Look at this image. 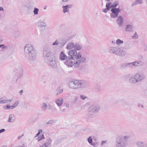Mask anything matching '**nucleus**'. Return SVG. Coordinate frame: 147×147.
Masks as SVG:
<instances>
[{
    "mask_svg": "<svg viewBox=\"0 0 147 147\" xmlns=\"http://www.w3.org/2000/svg\"><path fill=\"white\" fill-rule=\"evenodd\" d=\"M143 2V0H136L131 3V6L133 7L138 4H142Z\"/></svg>",
    "mask_w": 147,
    "mask_h": 147,
    "instance_id": "obj_22",
    "label": "nucleus"
},
{
    "mask_svg": "<svg viewBox=\"0 0 147 147\" xmlns=\"http://www.w3.org/2000/svg\"><path fill=\"white\" fill-rule=\"evenodd\" d=\"M19 104V102L18 101H16L15 102L12 106L11 107L12 109H13L16 108Z\"/></svg>",
    "mask_w": 147,
    "mask_h": 147,
    "instance_id": "obj_33",
    "label": "nucleus"
},
{
    "mask_svg": "<svg viewBox=\"0 0 147 147\" xmlns=\"http://www.w3.org/2000/svg\"><path fill=\"white\" fill-rule=\"evenodd\" d=\"M92 145H93L94 146L95 145V144L94 143H92L90 144Z\"/></svg>",
    "mask_w": 147,
    "mask_h": 147,
    "instance_id": "obj_54",
    "label": "nucleus"
},
{
    "mask_svg": "<svg viewBox=\"0 0 147 147\" xmlns=\"http://www.w3.org/2000/svg\"><path fill=\"white\" fill-rule=\"evenodd\" d=\"M112 13L111 15V18H115L117 17L119 13L120 12V9L118 8H113L111 9Z\"/></svg>",
    "mask_w": 147,
    "mask_h": 147,
    "instance_id": "obj_8",
    "label": "nucleus"
},
{
    "mask_svg": "<svg viewBox=\"0 0 147 147\" xmlns=\"http://www.w3.org/2000/svg\"><path fill=\"white\" fill-rule=\"evenodd\" d=\"M134 29L133 26L130 25H127L125 28V31L127 32H131L133 31Z\"/></svg>",
    "mask_w": 147,
    "mask_h": 147,
    "instance_id": "obj_23",
    "label": "nucleus"
},
{
    "mask_svg": "<svg viewBox=\"0 0 147 147\" xmlns=\"http://www.w3.org/2000/svg\"><path fill=\"white\" fill-rule=\"evenodd\" d=\"M47 105L45 103H43L42 105L41 109L44 111H45L47 109Z\"/></svg>",
    "mask_w": 147,
    "mask_h": 147,
    "instance_id": "obj_28",
    "label": "nucleus"
},
{
    "mask_svg": "<svg viewBox=\"0 0 147 147\" xmlns=\"http://www.w3.org/2000/svg\"><path fill=\"white\" fill-rule=\"evenodd\" d=\"M39 9L37 8H34L33 10L34 15H37L38 13Z\"/></svg>",
    "mask_w": 147,
    "mask_h": 147,
    "instance_id": "obj_36",
    "label": "nucleus"
},
{
    "mask_svg": "<svg viewBox=\"0 0 147 147\" xmlns=\"http://www.w3.org/2000/svg\"><path fill=\"white\" fill-rule=\"evenodd\" d=\"M5 131V129H2L0 130V133L3 132Z\"/></svg>",
    "mask_w": 147,
    "mask_h": 147,
    "instance_id": "obj_49",
    "label": "nucleus"
},
{
    "mask_svg": "<svg viewBox=\"0 0 147 147\" xmlns=\"http://www.w3.org/2000/svg\"><path fill=\"white\" fill-rule=\"evenodd\" d=\"M39 147H46L45 146H44L43 145H41Z\"/></svg>",
    "mask_w": 147,
    "mask_h": 147,
    "instance_id": "obj_56",
    "label": "nucleus"
},
{
    "mask_svg": "<svg viewBox=\"0 0 147 147\" xmlns=\"http://www.w3.org/2000/svg\"><path fill=\"white\" fill-rule=\"evenodd\" d=\"M45 138L43 135H42L40 136H38L37 138V140L38 141H39L41 140H43Z\"/></svg>",
    "mask_w": 147,
    "mask_h": 147,
    "instance_id": "obj_34",
    "label": "nucleus"
},
{
    "mask_svg": "<svg viewBox=\"0 0 147 147\" xmlns=\"http://www.w3.org/2000/svg\"><path fill=\"white\" fill-rule=\"evenodd\" d=\"M135 75L138 82H140L145 79V76L142 72H138Z\"/></svg>",
    "mask_w": 147,
    "mask_h": 147,
    "instance_id": "obj_7",
    "label": "nucleus"
},
{
    "mask_svg": "<svg viewBox=\"0 0 147 147\" xmlns=\"http://www.w3.org/2000/svg\"><path fill=\"white\" fill-rule=\"evenodd\" d=\"M123 43V41L120 39H117L116 42V44L118 45L122 44Z\"/></svg>",
    "mask_w": 147,
    "mask_h": 147,
    "instance_id": "obj_30",
    "label": "nucleus"
},
{
    "mask_svg": "<svg viewBox=\"0 0 147 147\" xmlns=\"http://www.w3.org/2000/svg\"><path fill=\"white\" fill-rule=\"evenodd\" d=\"M147 50V47H146V49H145V51H146Z\"/></svg>",
    "mask_w": 147,
    "mask_h": 147,
    "instance_id": "obj_60",
    "label": "nucleus"
},
{
    "mask_svg": "<svg viewBox=\"0 0 147 147\" xmlns=\"http://www.w3.org/2000/svg\"><path fill=\"white\" fill-rule=\"evenodd\" d=\"M123 19L122 16H119L117 18V22L119 26L121 27L123 24Z\"/></svg>",
    "mask_w": 147,
    "mask_h": 147,
    "instance_id": "obj_14",
    "label": "nucleus"
},
{
    "mask_svg": "<svg viewBox=\"0 0 147 147\" xmlns=\"http://www.w3.org/2000/svg\"><path fill=\"white\" fill-rule=\"evenodd\" d=\"M63 90V89H61L59 90L58 91V93H57V95H58L59 94H61L62 93Z\"/></svg>",
    "mask_w": 147,
    "mask_h": 147,
    "instance_id": "obj_46",
    "label": "nucleus"
},
{
    "mask_svg": "<svg viewBox=\"0 0 147 147\" xmlns=\"http://www.w3.org/2000/svg\"><path fill=\"white\" fill-rule=\"evenodd\" d=\"M88 141L89 143L91 144L92 143V139L91 137L88 138Z\"/></svg>",
    "mask_w": 147,
    "mask_h": 147,
    "instance_id": "obj_42",
    "label": "nucleus"
},
{
    "mask_svg": "<svg viewBox=\"0 0 147 147\" xmlns=\"http://www.w3.org/2000/svg\"><path fill=\"white\" fill-rule=\"evenodd\" d=\"M126 145L125 142L121 140L118 138H117L115 143L116 147H125Z\"/></svg>",
    "mask_w": 147,
    "mask_h": 147,
    "instance_id": "obj_9",
    "label": "nucleus"
},
{
    "mask_svg": "<svg viewBox=\"0 0 147 147\" xmlns=\"http://www.w3.org/2000/svg\"><path fill=\"white\" fill-rule=\"evenodd\" d=\"M15 120V117L13 114H10L9 115V119L8 121L9 122H13Z\"/></svg>",
    "mask_w": 147,
    "mask_h": 147,
    "instance_id": "obj_26",
    "label": "nucleus"
},
{
    "mask_svg": "<svg viewBox=\"0 0 147 147\" xmlns=\"http://www.w3.org/2000/svg\"><path fill=\"white\" fill-rule=\"evenodd\" d=\"M45 99H46V100H47V102H48L49 100V98H47V99L46 98H45Z\"/></svg>",
    "mask_w": 147,
    "mask_h": 147,
    "instance_id": "obj_53",
    "label": "nucleus"
},
{
    "mask_svg": "<svg viewBox=\"0 0 147 147\" xmlns=\"http://www.w3.org/2000/svg\"><path fill=\"white\" fill-rule=\"evenodd\" d=\"M69 56L65 62V64L69 67L74 66L77 67L82 63H84L86 59L85 56L82 57V54L77 52L75 50H71L69 51Z\"/></svg>",
    "mask_w": 147,
    "mask_h": 147,
    "instance_id": "obj_1",
    "label": "nucleus"
},
{
    "mask_svg": "<svg viewBox=\"0 0 147 147\" xmlns=\"http://www.w3.org/2000/svg\"><path fill=\"white\" fill-rule=\"evenodd\" d=\"M80 97L82 100H84L87 98L86 96L83 94H81L80 96Z\"/></svg>",
    "mask_w": 147,
    "mask_h": 147,
    "instance_id": "obj_37",
    "label": "nucleus"
},
{
    "mask_svg": "<svg viewBox=\"0 0 147 147\" xmlns=\"http://www.w3.org/2000/svg\"><path fill=\"white\" fill-rule=\"evenodd\" d=\"M69 87L72 89H77L80 88H86L87 84L83 80H73L70 81L68 84Z\"/></svg>",
    "mask_w": 147,
    "mask_h": 147,
    "instance_id": "obj_5",
    "label": "nucleus"
},
{
    "mask_svg": "<svg viewBox=\"0 0 147 147\" xmlns=\"http://www.w3.org/2000/svg\"><path fill=\"white\" fill-rule=\"evenodd\" d=\"M42 131V130L40 129L38 130V133L35 136V137H36L38 136L40 134V132Z\"/></svg>",
    "mask_w": 147,
    "mask_h": 147,
    "instance_id": "obj_43",
    "label": "nucleus"
},
{
    "mask_svg": "<svg viewBox=\"0 0 147 147\" xmlns=\"http://www.w3.org/2000/svg\"><path fill=\"white\" fill-rule=\"evenodd\" d=\"M51 140L48 138L47 140L46 143L44 144V146L46 147H51Z\"/></svg>",
    "mask_w": 147,
    "mask_h": 147,
    "instance_id": "obj_24",
    "label": "nucleus"
},
{
    "mask_svg": "<svg viewBox=\"0 0 147 147\" xmlns=\"http://www.w3.org/2000/svg\"><path fill=\"white\" fill-rule=\"evenodd\" d=\"M119 4V2L117 1H116L113 4L111 5V7H113V8H115L117 5Z\"/></svg>",
    "mask_w": 147,
    "mask_h": 147,
    "instance_id": "obj_32",
    "label": "nucleus"
},
{
    "mask_svg": "<svg viewBox=\"0 0 147 147\" xmlns=\"http://www.w3.org/2000/svg\"><path fill=\"white\" fill-rule=\"evenodd\" d=\"M123 67L128 66L132 67L134 66H136L135 61L129 63H125L122 65Z\"/></svg>",
    "mask_w": 147,
    "mask_h": 147,
    "instance_id": "obj_21",
    "label": "nucleus"
},
{
    "mask_svg": "<svg viewBox=\"0 0 147 147\" xmlns=\"http://www.w3.org/2000/svg\"><path fill=\"white\" fill-rule=\"evenodd\" d=\"M24 53L25 57L29 60H34L36 58V51L31 44H28L25 46Z\"/></svg>",
    "mask_w": 147,
    "mask_h": 147,
    "instance_id": "obj_4",
    "label": "nucleus"
},
{
    "mask_svg": "<svg viewBox=\"0 0 147 147\" xmlns=\"http://www.w3.org/2000/svg\"><path fill=\"white\" fill-rule=\"evenodd\" d=\"M23 92V90H21L20 92L19 93L21 95H22V93Z\"/></svg>",
    "mask_w": 147,
    "mask_h": 147,
    "instance_id": "obj_52",
    "label": "nucleus"
},
{
    "mask_svg": "<svg viewBox=\"0 0 147 147\" xmlns=\"http://www.w3.org/2000/svg\"><path fill=\"white\" fill-rule=\"evenodd\" d=\"M43 55L45 61L51 68L57 67V59L55 54L51 52L50 47H46L43 49Z\"/></svg>",
    "mask_w": 147,
    "mask_h": 147,
    "instance_id": "obj_2",
    "label": "nucleus"
},
{
    "mask_svg": "<svg viewBox=\"0 0 147 147\" xmlns=\"http://www.w3.org/2000/svg\"><path fill=\"white\" fill-rule=\"evenodd\" d=\"M36 25L40 27H45L47 26V24L45 22L40 20L36 23Z\"/></svg>",
    "mask_w": 147,
    "mask_h": 147,
    "instance_id": "obj_17",
    "label": "nucleus"
},
{
    "mask_svg": "<svg viewBox=\"0 0 147 147\" xmlns=\"http://www.w3.org/2000/svg\"><path fill=\"white\" fill-rule=\"evenodd\" d=\"M129 82L130 83L133 84L138 82L135 75L132 76L129 78Z\"/></svg>",
    "mask_w": 147,
    "mask_h": 147,
    "instance_id": "obj_19",
    "label": "nucleus"
},
{
    "mask_svg": "<svg viewBox=\"0 0 147 147\" xmlns=\"http://www.w3.org/2000/svg\"><path fill=\"white\" fill-rule=\"evenodd\" d=\"M135 62L136 66L141 65L143 64L142 62L138 60L135 61Z\"/></svg>",
    "mask_w": 147,
    "mask_h": 147,
    "instance_id": "obj_31",
    "label": "nucleus"
},
{
    "mask_svg": "<svg viewBox=\"0 0 147 147\" xmlns=\"http://www.w3.org/2000/svg\"><path fill=\"white\" fill-rule=\"evenodd\" d=\"M63 2L65 3L68 1L69 0H62Z\"/></svg>",
    "mask_w": 147,
    "mask_h": 147,
    "instance_id": "obj_50",
    "label": "nucleus"
},
{
    "mask_svg": "<svg viewBox=\"0 0 147 147\" xmlns=\"http://www.w3.org/2000/svg\"><path fill=\"white\" fill-rule=\"evenodd\" d=\"M73 6L72 5L67 4L65 6H63L62 7L63 9L62 12L63 13L69 12V9L71 8Z\"/></svg>",
    "mask_w": 147,
    "mask_h": 147,
    "instance_id": "obj_10",
    "label": "nucleus"
},
{
    "mask_svg": "<svg viewBox=\"0 0 147 147\" xmlns=\"http://www.w3.org/2000/svg\"><path fill=\"white\" fill-rule=\"evenodd\" d=\"M78 96L75 97V98L72 100V102L73 103L75 104L78 101Z\"/></svg>",
    "mask_w": 147,
    "mask_h": 147,
    "instance_id": "obj_35",
    "label": "nucleus"
},
{
    "mask_svg": "<svg viewBox=\"0 0 147 147\" xmlns=\"http://www.w3.org/2000/svg\"><path fill=\"white\" fill-rule=\"evenodd\" d=\"M74 44L73 42L69 43L66 47V49L68 50H70L74 48Z\"/></svg>",
    "mask_w": 147,
    "mask_h": 147,
    "instance_id": "obj_25",
    "label": "nucleus"
},
{
    "mask_svg": "<svg viewBox=\"0 0 147 147\" xmlns=\"http://www.w3.org/2000/svg\"><path fill=\"white\" fill-rule=\"evenodd\" d=\"M59 40H56L53 43L52 45L53 46L56 45H59Z\"/></svg>",
    "mask_w": 147,
    "mask_h": 147,
    "instance_id": "obj_39",
    "label": "nucleus"
},
{
    "mask_svg": "<svg viewBox=\"0 0 147 147\" xmlns=\"http://www.w3.org/2000/svg\"><path fill=\"white\" fill-rule=\"evenodd\" d=\"M55 122V121L54 120H51L49 121L47 123V125L51 124Z\"/></svg>",
    "mask_w": 147,
    "mask_h": 147,
    "instance_id": "obj_38",
    "label": "nucleus"
},
{
    "mask_svg": "<svg viewBox=\"0 0 147 147\" xmlns=\"http://www.w3.org/2000/svg\"><path fill=\"white\" fill-rule=\"evenodd\" d=\"M132 37L133 39H136L138 38V36L137 33H135Z\"/></svg>",
    "mask_w": 147,
    "mask_h": 147,
    "instance_id": "obj_40",
    "label": "nucleus"
},
{
    "mask_svg": "<svg viewBox=\"0 0 147 147\" xmlns=\"http://www.w3.org/2000/svg\"><path fill=\"white\" fill-rule=\"evenodd\" d=\"M13 100V99L12 98L8 99L5 97H3L0 99V104L8 103L9 102H11Z\"/></svg>",
    "mask_w": 147,
    "mask_h": 147,
    "instance_id": "obj_11",
    "label": "nucleus"
},
{
    "mask_svg": "<svg viewBox=\"0 0 147 147\" xmlns=\"http://www.w3.org/2000/svg\"><path fill=\"white\" fill-rule=\"evenodd\" d=\"M47 6H45L44 7V9H46L47 8Z\"/></svg>",
    "mask_w": 147,
    "mask_h": 147,
    "instance_id": "obj_55",
    "label": "nucleus"
},
{
    "mask_svg": "<svg viewBox=\"0 0 147 147\" xmlns=\"http://www.w3.org/2000/svg\"><path fill=\"white\" fill-rule=\"evenodd\" d=\"M24 53L25 57L29 60H34L36 58V51L31 44H28L25 46Z\"/></svg>",
    "mask_w": 147,
    "mask_h": 147,
    "instance_id": "obj_3",
    "label": "nucleus"
},
{
    "mask_svg": "<svg viewBox=\"0 0 147 147\" xmlns=\"http://www.w3.org/2000/svg\"><path fill=\"white\" fill-rule=\"evenodd\" d=\"M118 138L119 140L125 143V144H127V141L129 138V136H122L121 137H119Z\"/></svg>",
    "mask_w": 147,
    "mask_h": 147,
    "instance_id": "obj_18",
    "label": "nucleus"
},
{
    "mask_svg": "<svg viewBox=\"0 0 147 147\" xmlns=\"http://www.w3.org/2000/svg\"><path fill=\"white\" fill-rule=\"evenodd\" d=\"M107 1H110V0H105Z\"/></svg>",
    "mask_w": 147,
    "mask_h": 147,
    "instance_id": "obj_59",
    "label": "nucleus"
},
{
    "mask_svg": "<svg viewBox=\"0 0 147 147\" xmlns=\"http://www.w3.org/2000/svg\"><path fill=\"white\" fill-rule=\"evenodd\" d=\"M112 43H115V42H113V41H112Z\"/></svg>",
    "mask_w": 147,
    "mask_h": 147,
    "instance_id": "obj_62",
    "label": "nucleus"
},
{
    "mask_svg": "<svg viewBox=\"0 0 147 147\" xmlns=\"http://www.w3.org/2000/svg\"><path fill=\"white\" fill-rule=\"evenodd\" d=\"M3 109L4 110H7L9 109H12L11 106H10L9 104H7V105H5L3 107Z\"/></svg>",
    "mask_w": 147,
    "mask_h": 147,
    "instance_id": "obj_29",
    "label": "nucleus"
},
{
    "mask_svg": "<svg viewBox=\"0 0 147 147\" xmlns=\"http://www.w3.org/2000/svg\"><path fill=\"white\" fill-rule=\"evenodd\" d=\"M49 107L50 108H52V107H51V105H49Z\"/></svg>",
    "mask_w": 147,
    "mask_h": 147,
    "instance_id": "obj_58",
    "label": "nucleus"
},
{
    "mask_svg": "<svg viewBox=\"0 0 147 147\" xmlns=\"http://www.w3.org/2000/svg\"><path fill=\"white\" fill-rule=\"evenodd\" d=\"M109 9V8L106 7L105 9H102V11L104 13H106L107 12V11Z\"/></svg>",
    "mask_w": 147,
    "mask_h": 147,
    "instance_id": "obj_44",
    "label": "nucleus"
},
{
    "mask_svg": "<svg viewBox=\"0 0 147 147\" xmlns=\"http://www.w3.org/2000/svg\"><path fill=\"white\" fill-rule=\"evenodd\" d=\"M141 107H143V105H141Z\"/></svg>",
    "mask_w": 147,
    "mask_h": 147,
    "instance_id": "obj_61",
    "label": "nucleus"
},
{
    "mask_svg": "<svg viewBox=\"0 0 147 147\" xmlns=\"http://www.w3.org/2000/svg\"><path fill=\"white\" fill-rule=\"evenodd\" d=\"M100 107L99 105H94L92 106L91 111L92 112L96 113L98 112L100 110Z\"/></svg>",
    "mask_w": 147,
    "mask_h": 147,
    "instance_id": "obj_13",
    "label": "nucleus"
},
{
    "mask_svg": "<svg viewBox=\"0 0 147 147\" xmlns=\"http://www.w3.org/2000/svg\"><path fill=\"white\" fill-rule=\"evenodd\" d=\"M106 141L105 140H104V141H102L101 142V146H102L104 144L106 143Z\"/></svg>",
    "mask_w": 147,
    "mask_h": 147,
    "instance_id": "obj_47",
    "label": "nucleus"
},
{
    "mask_svg": "<svg viewBox=\"0 0 147 147\" xmlns=\"http://www.w3.org/2000/svg\"><path fill=\"white\" fill-rule=\"evenodd\" d=\"M109 51L110 53L121 57L125 56L127 53V51L125 48L120 46L111 47L109 48Z\"/></svg>",
    "mask_w": 147,
    "mask_h": 147,
    "instance_id": "obj_6",
    "label": "nucleus"
},
{
    "mask_svg": "<svg viewBox=\"0 0 147 147\" xmlns=\"http://www.w3.org/2000/svg\"><path fill=\"white\" fill-rule=\"evenodd\" d=\"M0 11H4V9L3 7H0Z\"/></svg>",
    "mask_w": 147,
    "mask_h": 147,
    "instance_id": "obj_51",
    "label": "nucleus"
},
{
    "mask_svg": "<svg viewBox=\"0 0 147 147\" xmlns=\"http://www.w3.org/2000/svg\"><path fill=\"white\" fill-rule=\"evenodd\" d=\"M66 106L67 107H69V105L67 104L66 105Z\"/></svg>",
    "mask_w": 147,
    "mask_h": 147,
    "instance_id": "obj_57",
    "label": "nucleus"
},
{
    "mask_svg": "<svg viewBox=\"0 0 147 147\" xmlns=\"http://www.w3.org/2000/svg\"><path fill=\"white\" fill-rule=\"evenodd\" d=\"M63 101V98L61 97L56 99L55 100V103L58 107H60L62 105Z\"/></svg>",
    "mask_w": 147,
    "mask_h": 147,
    "instance_id": "obj_12",
    "label": "nucleus"
},
{
    "mask_svg": "<svg viewBox=\"0 0 147 147\" xmlns=\"http://www.w3.org/2000/svg\"><path fill=\"white\" fill-rule=\"evenodd\" d=\"M136 144L137 147H147V144L144 142L137 141Z\"/></svg>",
    "mask_w": 147,
    "mask_h": 147,
    "instance_id": "obj_15",
    "label": "nucleus"
},
{
    "mask_svg": "<svg viewBox=\"0 0 147 147\" xmlns=\"http://www.w3.org/2000/svg\"><path fill=\"white\" fill-rule=\"evenodd\" d=\"M136 144L137 147H147V144L144 142L137 141Z\"/></svg>",
    "mask_w": 147,
    "mask_h": 147,
    "instance_id": "obj_16",
    "label": "nucleus"
},
{
    "mask_svg": "<svg viewBox=\"0 0 147 147\" xmlns=\"http://www.w3.org/2000/svg\"><path fill=\"white\" fill-rule=\"evenodd\" d=\"M111 3L110 2H108L107 3L106 5V7L109 8V9L111 7Z\"/></svg>",
    "mask_w": 147,
    "mask_h": 147,
    "instance_id": "obj_41",
    "label": "nucleus"
},
{
    "mask_svg": "<svg viewBox=\"0 0 147 147\" xmlns=\"http://www.w3.org/2000/svg\"><path fill=\"white\" fill-rule=\"evenodd\" d=\"M74 48L75 49L74 50H75L76 51V50L80 51L82 49V47L79 44L76 43L74 44Z\"/></svg>",
    "mask_w": 147,
    "mask_h": 147,
    "instance_id": "obj_27",
    "label": "nucleus"
},
{
    "mask_svg": "<svg viewBox=\"0 0 147 147\" xmlns=\"http://www.w3.org/2000/svg\"><path fill=\"white\" fill-rule=\"evenodd\" d=\"M24 136V134H22L21 136H19L18 137V140H20V139H21V138L22 137H23V136Z\"/></svg>",
    "mask_w": 147,
    "mask_h": 147,
    "instance_id": "obj_48",
    "label": "nucleus"
},
{
    "mask_svg": "<svg viewBox=\"0 0 147 147\" xmlns=\"http://www.w3.org/2000/svg\"><path fill=\"white\" fill-rule=\"evenodd\" d=\"M67 56L63 51H61L59 55V59L61 60H65L67 58Z\"/></svg>",
    "mask_w": 147,
    "mask_h": 147,
    "instance_id": "obj_20",
    "label": "nucleus"
},
{
    "mask_svg": "<svg viewBox=\"0 0 147 147\" xmlns=\"http://www.w3.org/2000/svg\"><path fill=\"white\" fill-rule=\"evenodd\" d=\"M0 48H1L3 49H5L6 48L7 46H5L4 45H0Z\"/></svg>",
    "mask_w": 147,
    "mask_h": 147,
    "instance_id": "obj_45",
    "label": "nucleus"
}]
</instances>
